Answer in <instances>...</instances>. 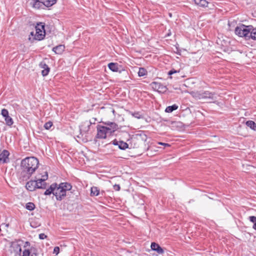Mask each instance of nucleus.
I'll return each mask as SVG.
<instances>
[{"instance_id":"f3484780","label":"nucleus","mask_w":256,"mask_h":256,"mask_svg":"<svg viewBox=\"0 0 256 256\" xmlns=\"http://www.w3.org/2000/svg\"><path fill=\"white\" fill-rule=\"evenodd\" d=\"M65 46L63 44H60L52 48V51L54 52L56 54H60L64 50Z\"/></svg>"},{"instance_id":"6e6552de","label":"nucleus","mask_w":256,"mask_h":256,"mask_svg":"<svg viewBox=\"0 0 256 256\" xmlns=\"http://www.w3.org/2000/svg\"><path fill=\"white\" fill-rule=\"evenodd\" d=\"M45 0H32L30 4L36 9H44L46 6Z\"/></svg>"},{"instance_id":"9d476101","label":"nucleus","mask_w":256,"mask_h":256,"mask_svg":"<svg viewBox=\"0 0 256 256\" xmlns=\"http://www.w3.org/2000/svg\"><path fill=\"white\" fill-rule=\"evenodd\" d=\"M97 130L96 138H106V134H108L104 126L101 125L97 126Z\"/></svg>"},{"instance_id":"f257e3e1","label":"nucleus","mask_w":256,"mask_h":256,"mask_svg":"<svg viewBox=\"0 0 256 256\" xmlns=\"http://www.w3.org/2000/svg\"><path fill=\"white\" fill-rule=\"evenodd\" d=\"M22 248L20 244L12 243L8 250V256H38V250L31 247L30 249H24L22 254Z\"/></svg>"},{"instance_id":"7c9ffc66","label":"nucleus","mask_w":256,"mask_h":256,"mask_svg":"<svg viewBox=\"0 0 256 256\" xmlns=\"http://www.w3.org/2000/svg\"><path fill=\"white\" fill-rule=\"evenodd\" d=\"M172 124V125L173 127H179L180 128L182 126V123L180 122H171Z\"/></svg>"},{"instance_id":"ea45409f","label":"nucleus","mask_w":256,"mask_h":256,"mask_svg":"<svg viewBox=\"0 0 256 256\" xmlns=\"http://www.w3.org/2000/svg\"><path fill=\"white\" fill-rule=\"evenodd\" d=\"M47 237V236L44 234H39V238L41 240H44Z\"/></svg>"},{"instance_id":"c03bdc74","label":"nucleus","mask_w":256,"mask_h":256,"mask_svg":"<svg viewBox=\"0 0 256 256\" xmlns=\"http://www.w3.org/2000/svg\"><path fill=\"white\" fill-rule=\"evenodd\" d=\"M34 34H35V32L32 31V32H30V35L32 36V38H33L34 37Z\"/></svg>"},{"instance_id":"58836bf2","label":"nucleus","mask_w":256,"mask_h":256,"mask_svg":"<svg viewBox=\"0 0 256 256\" xmlns=\"http://www.w3.org/2000/svg\"><path fill=\"white\" fill-rule=\"evenodd\" d=\"M60 252V248L58 246H56L54 247V253L56 254H58Z\"/></svg>"},{"instance_id":"cd10ccee","label":"nucleus","mask_w":256,"mask_h":256,"mask_svg":"<svg viewBox=\"0 0 256 256\" xmlns=\"http://www.w3.org/2000/svg\"><path fill=\"white\" fill-rule=\"evenodd\" d=\"M56 1L57 0H45L46 6V8L50 7L54 4Z\"/></svg>"},{"instance_id":"dca6fc26","label":"nucleus","mask_w":256,"mask_h":256,"mask_svg":"<svg viewBox=\"0 0 256 256\" xmlns=\"http://www.w3.org/2000/svg\"><path fill=\"white\" fill-rule=\"evenodd\" d=\"M150 247L152 250L156 252L159 254H162L164 252V250L156 242H152L151 244Z\"/></svg>"},{"instance_id":"f704fd0d","label":"nucleus","mask_w":256,"mask_h":256,"mask_svg":"<svg viewBox=\"0 0 256 256\" xmlns=\"http://www.w3.org/2000/svg\"><path fill=\"white\" fill-rule=\"evenodd\" d=\"M50 68H46V69L43 70L42 71V76H46L47 75H48V73L50 72Z\"/></svg>"},{"instance_id":"412c9836","label":"nucleus","mask_w":256,"mask_h":256,"mask_svg":"<svg viewBox=\"0 0 256 256\" xmlns=\"http://www.w3.org/2000/svg\"><path fill=\"white\" fill-rule=\"evenodd\" d=\"M56 186V183H54L52 184L50 187L46 189V190L44 192V195H50L52 194H54V188Z\"/></svg>"},{"instance_id":"f8f14e48","label":"nucleus","mask_w":256,"mask_h":256,"mask_svg":"<svg viewBox=\"0 0 256 256\" xmlns=\"http://www.w3.org/2000/svg\"><path fill=\"white\" fill-rule=\"evenodd\" d=\"M9 156L10 152L8 150H3L0 154V164L8 163L9 162Z\"/></svg>"},{"instance_id":"a18cd8bd","label":"nucleus","mask_w":256,"mask_h":256,"mask_svg":"<svg viewBox=\"0 0 256 256\" xmlns=\"http://www.w3.org/2000/svg\"><path fill=\"white\" fill-rule=\"evenodd\" d=\"M252 228L256 230V222L254 223Z\"/></svg>"},{"instance_id":"393cba45","label":"nucleus","mask_w":256,"mask_h":256,"mask_svg":"<svg viewBox=\"0 0 256 256\" xmlns=\"http://www.w3.org/2000/svg\"><path fill=\"white\" fill-rule=\"evenodd\" d=\"M178 108V106L176 104H174L172 106H168L166 107V108L165 110V112H172L174 110H176Z\"/></svg>"},{"instance_id":"ddd939ff","label":"nucleus","mask_w":256,"mask_h":256,"mask_svg":"<svg viewBox=\"0 0 256 256\" xmlns=\"http://www.w3.org/2000/svg\"><path fill=\"white\" fill-rule=\"evenodd\" d=\"M114 145L118 146V148L122 150H125L128 148V144L122 140H118L116 139L114 140L112 142Z\"/></svg>"},{"instance_id":"a878e982","label":"nucleus","mask_w":256,"mask_h":256,"mask_svg":"<svg viewBox=\"0 0 256 256\" xmlns=\"http://www.w3.org/2000/svg\"><path fill=\"white\" fill-rule=\"evenodd\" d=\"M246 125L252 130H256V124L252 120H249L246 122Z\"/></svg>"},{"instance_id":"b1692460","label":"nucleus","mask_w":256,"mask_h":256,"mask_svg":"<svg viewBox=\"0 0 256 256\" xmlns=\"http://www.w3.org/2000/svg\"><path fill=\"white\" fill-rule=\"evenodd\" d=\"M196 4L202 7L208 6V2L206 0H194Z\"/></svg>"},{"instance_id":"9b49d317","label":"nucleus","mask_w":256,"mask_h":256,"mask_svg":"<svg viewBox=\"0 0 256 256\" xmlns=\"http://www.w3.org/2000/svg\"><path fill=\"white\" fill-rule=\"evenodd\" d=\"M200 98H208L211 100H215L216 98V94L209 91H204L199 94Z\"/></svg>"},{"instance_id":"39448f33","label":"nucleus","mask_w":256,"mask_h":256,"mask_svg":"<svg viewBox=\"0 0 256 256\" xmlns=\"http://www.w3.org/2000/svg\"><path fill=\"white\" fill-rule=\"evenodd\" d=\"M54 196H56L57 200L60 201L64 198L66 194L65 191L56 184V186L54 188Z\"/></svg>"},{"instance_id":"6ab92c4d","label":"nucleus","mask_w":256,"mask_h":256,"mask_svg":"<svg viewBox=\"0 0 256 256\" xmlns=\"http://www.w3.org/2000/svg\"><path fill=\"white\" fill-rule=\"evenodd\" d=\"M94 122H92V120H90L89 122H84V124L82 126V127L81 128V130H84V132H88L90 128V125L92 124H94L95 121L96 120V118H93Z\"/></svg>"},{"instance_id":"bb28decb","label":"nucleus","mask_w":256,"mask_h":256,"mask_svg":"<svg viewBox=\"0 0 256 256\" xmlns=\"http://www.w3.org/2000/svg\"><path fill=\"white\" fill-rule=\"evenodd\" d=\"M147 74H148V72L146 70V69H145L144 68H139V70L138 72V75L139 76H144L147 75Z\"/></svg>"},{"instance_id":"a19ab883","label":"nucleus","mask_w":256,"mask_h":256,"mask_svg":"<svg viewBox=\"0 0 256 256\" xmlns=\"http://www.w3.org/2000/svg\"><path fill=\"white\" fill-rule=\"evenodd\" d=\"M177 72H178V71H176V70H175L174 69H172L168 72V74L172 75V74L176 73Z\"/></svg>"},{"instance_id":"09e8293b","label":"nucleus","mask_w":256,"mask_h":256,"mask_svg":"<svg viewBox=\"0 0 256 256\" xmlns=\"http://www.w3.org/2000/svg\"><path fill=\"white\" fill-rule=\"evenodd\" d=\"M31 39H32V38L30 37L29 38V40H31Z\"/></svg>"},{"instance_id":"8fccbe9b","label":"nucleus","mask_w":256,"mask_h":256,"mask_svg":"<svg viewBox=\"0 0 256 256\" xmlns=\"http://www.w3.org/2000/svg\"><path fill=\"white\" fill-rule=\"evenodd\" d=\"M2 226H2H0V230H1V226Z\"/></svg>"},{"instance_id":"4be33fe9","label":"nucleus","mask_w":256,"mask_h":256,"mask_svg":"<svg viewBox=\"0 0 256 256\" xmlns=\"http://www.w3.org/2000/svg\"><path fill=\"white\" fill-rule=\"evenodd\" d=\"M36 183L38 184V186H36V188L40 189H46L47 187V184L44 182H41V180H38V179H36Z\"/></svg>"},{"instance_id":"37998d69","label":"nucleus","mask_w":256,"mask_h":256,"mask_svg":"<svg viewBox=\"0 0 256 256\" xmlns=\"http://www.w3.org/2000/svg\"><path fill=\"white\" fill-rule=\"evenodd\" d=\"M158 144L164 146H170V145L168 144L167 143H164L162 142H159L158 143Z\"/></svg>"},{"instance_id":"c756f323","label":"nucleus","mask_w":256,"mask_h":256,"mask_svg":"<svg viewBox=\"0 0 256 256\" xmlns=\"http://www.w3.org/2000/svg\"><path fill=\"white\" fill-rule=\"evenodd\" d=\"M6 123L8 126H11L14 124L13 120L11 117L8 116L4 118Z\"/></svg>"},{"instance_id":"79ce46f5","label":"nucleus","mask_w":256,"mask_h":256,"mask_svg":"<svg viewBox=\"0 0 256 256\" xmlns=\"http://www.w3.org/2000/svg\"><path fill=\"white\" fill-rule=\"evenodd\" d=\"M114 189L118 191L120 190V187L118 184H115L114 186Z\"/></svg>"},{"instance_id":"5701e85b","label":"nucleus","mask_w":256,"mask_h":256,"mask_svg":"<svg viewBox=\"0 0 256 256\" xmlns=\"http://www.w3.org/2000/svg\"><path fill=\"white\" fill-rule=\"evenodd\" d=\"M100 194V190L96 186H92L91 188L90 196H98Z\"/></svg>"},{"instance_id":"4c0bfd02","label":"nucleus","mask_w":256,"mask_h":256,"mask_svg":"<svg viewBox=\"0 0 256 256\" xmlns=\"http://www.w3.org/2000/svg\"><path fill=\"white\" fill-rule=\"evenodd\" d=\"M249 220H250L253 222V223H254L256 222V216H250L249 217Z\"/></svg>"},{"instance_id":"c9c22d12","label":"nucleus","mask_w":256,"mask_h":256,"mask_svg":"<svg viewBox=\"0 0 256 256\" xmlns=\"http://www.w3.org/2000/svg\"><path fill=\"white\" fill-rule=\"evenodd\" d=\"M40 66L42 68H43L44 70V69H46V68H50L48 67V66L44 62H41L40 64H39Z\"/></svg>"},{"instance_id":"1a4fd4ad","label":"nucleus","mask_w":256,"mask_h":256,"mask_svg":"<svg viewBox=\"0 0 256 256\" xmlns=\"http://www.w3.org/2000/svg\"><path fill=\"white\" fill-rule=\"evenodd\" d=\"M152 86L154 90H157L159 92L164 93L168 90L166 86L160 82H152Z\"/></svg>"},{"instance_id":"20e7f679","label":"nucleus","mask_w":256,"mask_h":256,"mask_svg":"<svg viewBox=\"0 0 256 256\" xmlns=\"http://www.w3.org/2000/svg\"><path fill=\"white\" fill-rule=\"evenodd\" d=\"M251 28L250 26H246L242 25L240 26H238L235 29V34L240 37H244L245 39L248 40V37L250 30Z\"/></svg>"},{"instance_id":"a211bd4d","label":"nucleus","mask_w":256,"mask_h":256,"mask_svg":"<svg viewBox=\"0 0 256 256\" xmlns=\"http://www.w3.org/2000/svg\"><path fill=\"white\" fill-rule=\"evenodd\" d=\"M58 186L65 191L66 194L67 192L70 190L72 188L71 184L68 182H62L59 184Z\"/></svg>"},{"instance_id":"423d86ee","label":"nucleus","mask_w":256,"mask_h":256,"mask_svg":"<svg viewBox=\"0 0 256 256\" xmlns=\"http://www.w3.org/2000/svg\"><path fill=\"white\" fill-rule=\"evenodd\" d=\"M104 124L105 126H104L105 130L110 135L113 134L118 128V125L114 122H104Z\"/></svg>"},{"instance_id":"4468645a","label":"nucleus","mask_w":256,"mask_h":256,"mask_svg":"<svg viewBox=\"0 0 256 256\" xmlns=\"http://www.w3.org/2000/svg\"><path fill=\"white\" fill-rule=\"evenodd\" d=\"M38 186L36 180H31L26 182V188L27 190L32 192L36 189V186Z\"/></svg>"},{"instance_id":"2f4dec72","label":"nucleus","mask_w":256,"mask_h":256,"mask_svg":"<svg viewBox=\"0 0 256 256\" xmlns=\"http://www.w3.org/2000/svg\"><path fill=\"white\" fill-rule=\"evenodd\" d=\"M44 173V175H42L41 178H38V180H41V182H45V181L48 178V172H45Z\"/></svg>"},{"instance_id":"7ed1b4c3","label":"nucleus","mask_w":256,"mask_h":256,"mask_svg":"<svg viewBox=\"0 0 256 256\" xmlns=\"http://www.w3.org/2000/svg\"><path fill=\"white\" fill-rule=\"evenodd\" d=\"M45 34L44 25L42 22L37 24L35 26L34 37L32 38V40H42L44 39Z\"/></svg>"},{"instance_id":"c85d7f7f","label":"nucleus","mask_w":256,"mask_h":256,"mask_svg":"<svg viewBox=\"0 0 256 256\" xmlns=\"http://www.w3.org/2000/svg\"><path fill=\"white\" fill-rule=\"evenodd\" d=\"M26 208L27 210L32 211L34 209L35 205L33 202H30L26 204Z\"/></svg>"},{"instance_id":"2eb2a0df","label":"nucleus","mask_w":256,"mask_h":256,"mask_svg":"<svg viewBox=\"0 0 256 256\" xmlns=\"http://www.w3.org/2000/svg\"><path fill=\"white\" fill-rule=\"evenodd\" d=\"M120 66L118 63L115 62H110L108 64V68L112 72H121L120 70Z\"/></svg>"},{"instance_id":"72a5a7b5","label":"nucleus","mask_w":256,"mask_h":256,"mask_svg":"<svg viewBox=\"0 0 256 256\" xmlns=\"http://www.w3.org/2000/svg\"><path fill=\"white\" fill-rule=\"evenodd\" d=\"M52 126V122L50 121H49L47 122H46L44 124V128L46 129V130H49L50 129V128Z\"/></svg>"},{"instance_id":"473e14b6","label":"nucleus","mask_w":256,"mask_h":256,"mask_svg":"<svg viewBox=\"0 0 256 256\" xmlns=\"http://www.w3.org/2000/svg\"><path fill=\"white\" fill-rule=\"evenodd\" d=\"M1 114L3 116V117H4V118L9 116L8 110L5 108H3L2 110Z\"/></svg>"},{"instance_id":"49530a36","label":"nucleus","mask_w":256,"mask_h":256,"mask_svg":"<svg viewBox=\"0 0 256 256\" xmlns=\"http://www.w3.org/2000/svg\"><path fill=\"white\" fill-rule=\"evenodd\" d=\"M104 190H102L100 192V194H101L102 196H104Z\"/></svg>"},{"instance_id":"aec40b11","label":"nucleus","mask_w":256,"mask_h":256,"mask_svg":"<svg viewBox=\"0 0 256 256\" xmlns=\"http://www.w3.org/2000/svg\"><path fill=\"white\" fill-rule=\"evenodd\" d=\"M251 28L250 30V32L248 34V40L252 39L256 40V28H253L252 26H250Z\"/></svg>"},{"instance_id":"0eeeda50","label":"nucleus","mask_w":256,"mask_h":256,"mask_svg":"<svg viewBox=\"0 0 256 256\" xmlns=\"http://www.w3.org/2000/svg\"><path fill=\"white\" fill-rule=\"evenodd\" d=\"M33 173L34 172H29V170L27 171L24 168H22V167L20 166V173L18 178L20 182L27 180L30 178Z\"/></svg>"},{"instance_id":"de8ad7c7","label":"nucleus","mask_w":256,"mask_h":256,"mask_svg":"<svg viewBox=\"0 0 256 256\" xmlns=\"http://www.w3.org/2000/svg\"><path fill=\"white\" fill-rule=\"evenodd\" d=\"M26 245L30 244V242H26V244H25V245H26Z\"/></svg>"},{"instance_id":"e433bc0d","label":"nucleus","mask_w":256,"mask_h":256,"mask_svg":"<svg viewBox=\"0 0 256 256\" xmlns=\"http://www.w3.org/2000/svg\"><path fill=\"white\" fill-rule=\"evenodd\" d=\"M132 116H134L135 118H142V115L140 114L139 112H134L132 114Z\"/></svg>"},{"instance_id":"f03ea898","label":"nucleus","mask_w":256,"mask_h":256,"mask_svg":"<svg viewBox=\"0 0 256 256\" xmlns=\"http://www.w3.org/2000/svg\"><path fill=\"white\" fill-rule=\"evenodd\" d=\"M39 162L38 160L34 157H28L21 162L20 166L22 168H24L26 170L34 172L38 168Z\"/></svg>"}]
</instances>
